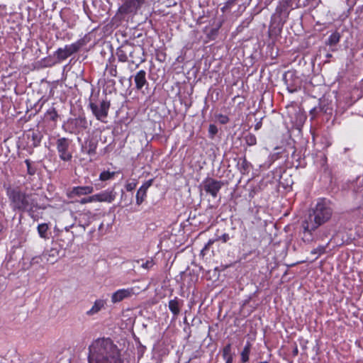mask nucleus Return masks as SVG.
Instances as JSON below:
<instances>
[{"mask_svg":"<svg viewBox=\"0 0 363 363\" xmlns=\"http://www.w3.org/2000/svg\"><path fill=\"white\" fill-rule=\"evenodd\" d=\"M284 80L286 89L290 93L298 91L301 87V80L294 71H289L285 73Z\"/></svg>","mask_w":363,"mask_h":363,"instance_id":"obj_5","label":"nucleus"},{"mask_svg":"<svg viewBox=\"0 0 363 363\" xmlns=\"http://www.w3.org/2000/svg\"><path fill=\"white\" fill-rule=\"evenodd\" d=\"M226 121V118H225V119H223V123H225Z\"/></svg>","mask_w":363,"mask_h":363,"instance_id":"obj_42","label":"nucleus"},{"mask_svg":"<svg viewBox=\"0 0 363 363\" xmlns=\"http://www.w3.org/2000/svg\"><path fill=\"white\" fill-rule=\"evenodd\" d=\"M298 349L297 346H296L293 350V355L296 356V355H298Z\"/></svg>","mask_w":363,"mask_h":363,"instance_id":"obj_37","label":"nucleus"},{"mask_svg":"<svg viewBox=\"0 0 363 363\" xmlns=\"http://www.w3.org/2000/svg\"><path fill=\"white\" fill-rule=\"evenodd\" d=\"M96 202L111 203L116 197V192L113 189H108L94 194Z\"/></svg>","mask_w":363,"mask_h":363,"instance_id":"obj_10","label":"nucleus"},{"mask_svg":"<svg viewBox=\"0 0 363 363\" xmlns=\"http://www.w3.org/2000/svg\"><path fill=\"white\" fill-rule=\"evenodd\" d=\"M7 196L14 211H32L38 207L37 199L33 194H26L18 188H10L7 190Z\"/></svg>","mask_w":363,"mask_h":363,"instance_id":"obj_3","label":"nucleus"},{"mask_svg":"<svg viewBox=\"0 0 363 363\" xmlns=\"http://www.w3.org/2000/svg\"><path fill=\"white\" fill-rule=\"evenodd\" d=\"M106 303V302L104 299L96 300L90 310H89L86 312V314L88 315H93L94 314H96L98 312H99L102 308L105 307Z\"/></svg>","mask_w":363,"mask_h":363,"instance_id":"obj_16","label":"nucleus"},{"mask_svg":"<svg viewBox=\"0 0 363 363\" xmlns=\"http://www.w3.org/2000/svg\"><path fill=\"white\" fill-rule=\"evenodd\" d=\"M94 187L92 186H79L72 188L69 193V196H81L89 195L93 193Z\"/></svg>","mask_w":363,"mask_h":363,"instance_id":"obj_13","label":"nucleus"},{"mask_svg":"<svg viewBox=\"0 0 363 363\" xmlns=\"http://www.w3.org/2000/svg\"><path fill=\"white\" fill-rule=\"evenodd\" d=\"M145 0H138L139 3L143 5Z\"/></svg>","mask_w":363,"mask_h":363,"instance_id":"obj_41","label":"nucleus"},{"mask_svg":"<svg viewBox=\"0 0 363 363\" xmlns=\"http://www.w3.org/2000/svg\"><path fill=\"white\" fill-rule=\"evenodd\" d=\"M134 81L135 88L138 90H140L144 86L147 85L148 82L146 79V72L143 69L138 71L134 77Z\"/></svg>","mask_w":363,"mask_h":363,"instance_id":"obj_14","label":"nucleus"},{"mask_svg":"<svg viewBox=\"0 0 363 363\" xmlns=\"http://www.w3.org/2000/svg\"><path fill=\"white\" fill-rule=\"evenodd\" d=\"M93 202H96L94 194L91 195L90 196H88V197L83 198L79 201V203H81V204H85L87 203H93Z\"/></svg>","mask_w":363,"mask_h":363,"instance_id":"obj_27","label":"nucleus"},{"mask_svg":"<svg viewBox=\"0 0 363 363\" xmlns=\"http://www.w3.org/2000/svg\"><path fill=\"white\" fill-rule=\"evenodd\" d=\"M56 145L60 158L63 161L71 160L72 155L69 151L70 141L67 138H61L57 140Z\"/></svg>","mask_w":363,"mask_h":363,"instance_id":"obj_6","label":"nucleus"},{"mask_svg":"<svg viewBox=\"0 0 363 363\" xmlns=\"http://www.w3.org/2000/svg\"><path fill=\"white\" fill-rule=\"evenodd\" d=\"M326 231H327V233H325V231L323 232V233H324L325 237H327L330 234V230H328H328H326Z\"/></svg>","mask_w":363,"mask_h":363,"instance_id":"obj_38","label":"nucleus"},{"mask_svg":"<svg viewBox=\"0 0 363 363\" xmlns=\"http://www.w3.org/2000/svg\"><path fill=\"white\" fill-rule=\"evenodd\" d=\"M182 306V301L177 297L169 301L168 307L174 317L176 318L179 314Z\"/></svg>","mask_w":363,"mask_h":363,"instance_id":"obj_15","label":"nucleus"},{"mask_svg":"<svg viewBox=\"0 0 363 363\" xmlns=\"http://www.w3.org/2000/svg\"><path fill=\"white\" fill-rule=\"evenodd\" d=\"M152 184V180L150 179L139 188L136 194V203L138 205H140L143 202L147 195V191Z\"/></svg>","mask_w":363,"mask_h":363,"instance_id":"obj_12","label":"nucleus"},{"mask_svg":"<svg viewBox=\"0 0 363 363\" xmlns=\"http://www.w3.org/2000/svg\"><path fill=\"white\" fill-rule=\"evenodd\" d=\"M209 133L212 134L213 135H215L217 133V128L214 125H209Z\"/></svg>","mask_w":363,"mask_h":363,"instance_id":"obj_35","label":"nucleus"},{"mask_svg":"<svg viewBox=\"0 0 363 363\" xmlns=\"http://www.w3.org/2000/svg\"><path fill=\"white\" fill-rule=\"evenodd\" d=\"M137 186V183L135 182L128 183L125 185V189L128 191H133Z\"/></svg>","mask_w":363,"mask_h":363,"instance_id":"obj_32","label":"nucleus"},{"mask_svg":"<svg viewBox=\"0 0 363 363\" xmlns=\"http://www.w3.org/2000/svg\"><path fill=\"white\" fill-rule=\"evenodd\" d=\"M116 55L118 60L122 62H125L128 59V51L123 48H120L117 50Z\"/></svg>","mask_w":363,"mask_h":363,"instance_id":"obj_21","label":"nucleus"},{"mask_svg":"<svg viewBox=\"0 0 363 363\" xmlns=\"http://www.w3.org/2000/svg\"><path fill=\"white\" fill-rule=\"evenodd\" d=\"M89 363H123V360L111 339L99 338L89 346Z\"/></svg>","mask_w":363,"mask_h":363,"instance_id":"obj_2","label":"nucleus"},{"mask_svg":"<svg viewBox=\"0 0 363 363\" xmlns=\"http://www.w3.org/2000/svg\"><path fill=\"white\" fill-rule=\"evenodd\" d=\"M96 143L92 140L89 141L87 146L86 147V152L89 155H94L96 150Z\"/></svg>","mask_w":363,"mask_h":363,"instance_id":"obj_26","label":"nucleus"},{"mask_svg":"<svg viewBox=\"0 0 363 363\" xmlns=\"http://www.w3.org/2000/svg\"><path fill=\"white\" fill-rule=\"evenodd\" d=\"M71 227H72V225L65 227V230H66V231H69V228H70Z\"/></svg>","mask_w":363,"mask_h":363,"instance_id":"obj_40","label":"nucleus"},{"mask_svg":"<svg viewBox=\"0 0 363 363\" xmlns=\"http://www.w3.org/2000/svg\"><path fill=\"white\" fill-rule=\"evenodd\" d=\"M49 226L47 223H41L38 225L37 230L40 238L48 239V231Z\"/></svg>","mask_w":363,"mask_h":363,"instance_id":"obj_19","label":"nucleus"},{"mask_svg":"<svg viewBox=\"0 0 363 363\" xmlns=\"http://www.w3.org/2000/svg\"><path fill=\"white\" fill-rule=\"evenodd\" d=\"M135 293V288L133 287L118 289L111 295V302L113 303L121 302L125 298H130Z\"/></svg>","mask_w":363,"mask_h":363,"instance_id":"obj_8","label":"nucleus"},{"mask_svg":"<svg viewBox=\"0 0 363 363\" xmlns=\"http://www.w3.org/2000/svg\"><path fill=\"white\" fill-rule=\"evenodd\" d=\"M59 253L60 251L57 249L51 248L46 254V255L48 256L47 261L50 262L52 264L55 263L57 261V257H59Z\"/></svg>","mask_w":363,"mask_h":363,"instance_id":"obj_17","label":"nucleus"},{"mask_svg":"<svg viewBox=\"0 0 363 363\" xmlns=\"http://www.w3.org/2000/svg\"><path fill=\"white\" fill-rule=\"evenodd\" d=\"M250 352V345L247 344L241 352V360L242 362H247L249 360V355Z\"/></svg>","mask_w":363,"mask_h":363,"instance_id":"obj_23","label":"nucleus"},{"mask_svg":"<svg viewBox=\"0 0 363 363\" xmlns=\"http://www.w3.org/2000/svg\"><path fill=\"white\" fill-rule=\"evenodd\" d=\"M111 103L104 99L99 102L90 101L89 106L96 118L103 123H106L110 108Z\"/></svg>","mask_w":363,"mask_h":363,"instance_id":"obj_4","label":"nucleus"},{"mask_svg":"<svg viewBox=\"0 0 363 363\" xmlns=\"http://www.w3.org/2000/svg\"><path fill=\"white\" fill-rule=\"evenodd\" d=\"M216 239L221 240L223 243L227 242L230 240V235L228 233H224L221 236L218 237Z\"/></svg>","mask_w":363,"mask_h":363,"instance_id":"obj_31","label":"nucleus"},{"mask_svg":"<svg viewBox=\"0 0 363 363\" xmlns=\"http://www.w3.org/2000/svg\"><path fill=\"white\" fill-rule=\"evenodd\" d=\"M216 241H218V239L216 238L210 239L203 248L202 252L207 250L210 247V246L212 245Z\"/></svg>","mask_w":363,"mask_h":363,"instance_id":"obj_33","label":"nucleus"},{"mask_svg":"<svg viewBox=\"0 0 363 363\" xmlns=\"http://www.w3.org/2000/svg\"><path fill=\"white\" fill-rule=\"evenodd\" d=\"M238 165L242 174H247L250 170L251 164L245 158L241 160V161L238 162Z\"/></svg>","mask_w":363,"mask_h":363,"instance_id":"obj_18","label":"nucleus"},{"mask_svg":"<svg viewBox=\"0 0 363 363\" xmlns=\"http://www.w3.org/2000/svg\"><path fill=\"white\" fill-rule=\"evenodd\" d=\"M225 363H233V359H225Z\"/></svg>","mask_w":363,"mask_h":363,"instance_id":"obj_39","label":"nucleus"},{"mask_svg":"<svg viewBox=\"0 0 363 363\" xmlns=\"http://www.w3.org/2000/svg\"><path fill=\"white\" fill-rule=\"evenodd\" d=\"M141 6L138 0H126L121 6L120 10L125 13H133L136 12Z\"/></svg>","mask_w":363,"mask_h":363,"instance_id":"obj_11","label":"nucleus"},{"mask_svg":"<svg viewBox=\"0 0 363 363\" xmlns=\"http://www.w3.org/2000/svg\"><path fill=\"white\" fill-rule=\"evenodd\" d=\"M237 1L238 0H228L225 3V6L221 9L222 11L224 12L225 10L230 9Z\"/></svg>","mask_w":363,"mask_h":363,"instance_id":"obj_30","label":"nucleus"},{"mask_svg":"<svg viewBox=\"0 0 363 363\" xmlns=\"http://www.w3.org/2000/svg\"><path fill=\"white\" fill-rule=\"evenodd\" d=\"M259 363H269V362H267V361H264V362H259Z\"/></svg>","mask_w":363,"mask_h":363,"instance_id":"obj_43","label":"nucleus"},{"mask_svg":"<svg viewBox=\"0 0 363 363\" xmlns=\"http://www.w3.org/2000/svg\"><path fill=\"white\" fill-rule=\"evenodd\" d=\"M246 142L249 145H254L257 143V140L255 135H249L246 137Z\"/></svg>","mask_w":363,"mask_h":363,"instance_id":"obj_29","label":"nucleus"},{"mask_svg":"<svg viewBox=\"0 0 363 363\" xmlns=\"http://www.w3.org/2000/svg\"><path fill=\"white\" fill-rule=\"evenodd\" d=\"M25 163L27 166V172L30 175H33L35 173V169L31 167V163L29 160H26Z\"/></svg>","mask_w":363,"mask_h":363,"instance_id":"obj_28","label":"nucleus"},{"mask_svg":"<svg viewBox=\"0 0 363 363\" xmlns=\"http://www.w3.org/2000/svg\"><path fill=\"white\" fill-rule=\"evenodd\" d=\"M203 184L206 192L211 194L213 198L217 196L218 191L223 186V183L221 182L215 180L212 178L206 179Z\"/></svg>","mask_w":363,"mask_h":363,"instance_id":"obj_7","label":"nucleus"},{"mask_svg":"<svg viewBox=\"0 0 363 363\" xmlns=\"http://www.w3.org/2000/svg\"><path fill=\"white\" fill-rule=\"evenodd\" d=\"M153 266V262L152 260H147L145 263L142 264V267L145 269H150Z\"/></svg>","mask_w":363,"mask_h":363,"instance_id":"obj_34","label":"nucleus"},{"mask_svg":"<svg viewBox=\"0 0 363 363\" xmlns=\"http://www.w3.org/2000/svg\"><path fill=\"white\" fill-rule=\"evenodd\" d=\"M109 72H110V74L111 76H116V74H117V71H116V67H112L109 69Z\"/></svg>","mask_w":363,"mask_h":363,"instance_id":"obj_36","label":"nucleus"},{"mask_svg":"<svg viewBox=\"0 0 363 363\" xmlns=\"http://www.w3.org/2000/svg\"><path fill=\"white\" fill-rule=\"evenodd\" d=\"M340 39V33L337 32H335L329 36V38L327 40V44L330 46L335 45L336 44H337L339 43Z\"/></svg>","mask_w":363,"mask_h":363,"instance_id":"obj_20","label":"nucleus"},{"mask_svg":"<svg viewBox=\"0 0 363 363\" xmlns=\"http://www.w3.org/2000/svg\"><path fill=\"white\" fill-rule=\"evenodd\" d=\"M116 174V172L103 171L99 175V180L105 182L113 179Z\"/></svg>","mask_w":363,"mask_h":363,"instance_id":"obj_22","label":"nucleus"},{"mask_svg":"<svg viewBox=\"0 0 363 363\" xmlns=\"http://www.w3.org/2000/svg\"><path fill=\"white\" fill-rule=\"evenodd\" d=\"M333 215V210L325 199L319 200L308 218L302 222L303 242L309 243L315 240L313 233L318 227L328 222Z\"/></svg>","mask_w":363,"mask_h":363,"instance_id":"obj_1","label":"nucleus"},{"mask_svg":"<svg viewBox=\"0 0 363 363\" xmlns=\"http://www.w3.org/2000/svg\"><path fill=\"white\" fill-rule=\"evenodd\" d=\"M79 48V46L77 43L67 45L63 48H58L56 51V56L59 60H64L72 54L77 52Z\"/></svg>","mask_w":363,"mask_h":363,"instance_id":"obj_9","label":"nucleus"},{"mask_svg":"<svg viewBox=\"0 0 363 363\" xmlns=\"http://www.w3.org/2000/svg\"><path fill=\"white\" fill-rule=\"evenodd\" d=\"M223 357L224 359H233V354L231 353V345L228 344L223 350Z\"/></svg>","mask_w":363,"mask_h":363,"instance_id":"obj_24","label":"nucleus"},{"mask_svg":"<svg viewBox=\"0 0 363 363\" xmlns=\"http://www.w3.org/2000/svg\"><path fill=\"white\" fill-rule=\"evenodd\" d=\"M326 250V246L320 245L311 251V254L315 255V259H318L321 255L324 254Z\"/></svg>","mask_w":363,"mask_h":363,"instance_id":"obj_25","label":"nucleus"}]
</instances>
